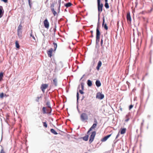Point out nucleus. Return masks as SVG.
I'll list each match as a JSON object with an SVG mask.
<instances>
[{
    "mask_svg": "<svg viewBox=\"0 0 153 153\" xmlns=\"http://www.w3.org/2000/svg\"><path fill=\"white\" fill-rule=\"evenodd\" d=\"M111 134L108 135L103 138H102L101 140V141L102 142H104L107 140L111 136Z\"/></svg>",
    "mask_w": 153,
    "mask_h": 153,
    "instance_id": "11",
    "label": "nucleus"
},
{
    "mask_svg": "<svg viewBox=\"0 0 153 153\" xmlns=\"http://www.w3.org/2000/svg\"><path fill=\"white\" fill-rule=\"evenodd\" d=\"M102 65V63L100 61H99L98 63H97V66L96 67V69L98 70H99L100 69V67Z\"/></svg>",
    "mask_w": 153,
    "mask_h": 153,
    "instance_id": "13",
    "label": "nucleus"
},
{
    "mask_svg": "<svg viewBox=\"0 0 153 153\" xmlns=\"http://www.w3.org/2000/svg\"><path fill=\"white\" fill-rule=\"evenodd\" d=\"M15 44H16V48H17L19 49L20 47V46L19 45V44L18 41H16Z\"/></svg>",
    "mask_w": 153,
    "mask_h": 153,
    "instance_id": "25",
    "label": "nucleus"
},
{
    "mask_svg": "<svg viewBox=\"0 0 153 153\" xmlns=\"http://www.w3.org/2000/svg\"><path fill=\"white\" fill-rule=\"evenodd\" d=\"M88 137H89V136L88 135H86V136L84 137H83V140L85 141H87L88 140Z\"/></svg>",
    "mask_w": 153,
    "mask_h": 153,
    "instance_id": "27",
    "label": "nucleus"
},
{
    "mask_svg": "<svg viewBox=\"0 0 153 153\" xmlns=\"http://www.w3.org/2000/svg\"><path fill=\"white\" fill-rule=\"evenodd\" d=\"M90 32L91 33V34H92L93 33V31H92V30Z\"/></svg>",
    "mask_w": 153,
    "mask_h": 153,
    "instance_id": "47",
    "label": "nucleus"
},
{
    "mask_svg": "<svg viewBox=\"0 0 153 153\" xmlns=\"http://www.w3.org/2000/svg\"><path fill=\"white\" fill-rule=\"evenodd\" d=\"M61 1V0H58V2L59 4V7H58L59 9H60V7Z\"/></svg>",
    "mask_w": 153,
    "mask_h": 153,
    "instance_id": "35",
    "label": "nucleus"
},
{
    "mask_svg": "<svg viewBox=\"0 0 153 153\" xmlns=\"http://www.w3.org/2000/svg\"><path fill=\"white\" fill-rule=\"evenodd\" d=\"M81 120L82 121L87 120L88 119V117L87 114L85 113H82L80 116Z\"/></svg>",
    "mask_w": 153,
    "mask_h": 153,
    "instance_id": "3",
    "label": "nucleus"
},
{
    "mask_svg": "<svg viewBox=\"0 0 153 153\" xmlns=\"http://www.w3.org/2000/svg\"><path fill=\"white\" fill-rule=\"evenodd\" d=\"M28 2H29V5L30 6V0H28Z\"/></svg>",
    "mask_w": 153,
    "mask_h": 153,
    "instance_id": "45",
    "label": "nucleus"
},
{
    "mask_svg": "<svg viewBox=\"0 0 153 153\" xmlns=\"http://www.w3.org/2000/svg\"><path fill=\"white\" fill-rule=\"evenodd\" d=\"M51 10L54 16H56V15L57 14V13L56 11H55L54 9H51Z\"/></svg>",
    "mask_w": 153,
    "mask_h": 153,
    "instance_id": "26",
    "label": "nucleus"
},
{
    "mask_svg": "<svg viewBox=\"0 0 153 153\" xmlns=\"http://www.w3.org/2000/svg\"><path fill=\"white\" fill-rule=\"evenodd\" d=\"M108 0H105V2H108Z\"/></svg>",
    "mask_w": 153,
    "mask_h": 153,
    "instance_id": "48",
    "label": "nucleus"
},
{
    "mask_svg": "<svg viewBox=\"0 0 153 153\" xmlns=\"http://www.w3.org/2000/svg\"><path fill=\"white\" fill-rule=\"evenodd\" d=\"M126 119L125 120V121L126 122H128L129 119V114L127 115L126 116Z\"/></svg>",
    "mask_w": 153,
    "mask_h": 153,
    "instance_id": "24",
    "label": "nucleus"
},
{
    "mask_svg": "<svg viewBox=\"0 0 153 153\" xmlns=\"http://www.w3.org/2000/svg\"><path fill=\"white\" fill-rule=\"evenodd\" d=\"M4 96H5V97H7V96H6V94H5V95H4Z\"/></svg>",
    "mask_w": 153,
    "mask_h": 153,
    "instance_id": "51",
    "label": "nucleus"
},
{
    "mask_svg": "<svg viewBox=\"0 0 153 153\" xmlns=\"http://www.w3.org/2000/svg\"><path fill=\"white\" fill-rule=\"evenodd\" d=\"M46 105L47 106L48 108H51L50 106V103L49 101H47L46 103Z\"/></svg>",
    "mask_w": 153,
    "mask_h": 153,
    "instance_id": "23",
    "label": "nucleus"
},
{
    "mask_svg": "<svg viewBox=\"0 0 153 153\" xmlns=\"http://www.w3.org/2000/svg\"><path fill=\"white\" fill-rule=\"evenodd\" d=\"M81 86L82 90H83L84 89V84L83 83H81Z\"/></svg>",
    "mask_w": 153,
    "mask_h": 153,
    "instance_id": "38",
    "label": "nucleus"
},
{
    "mask_svg": "<svg viewBox=\"0 0 153 153\" xmlns=\"http://www.w3.org/2000/svg\"><path fill=\"white\" fill-rule=\"evenodd\" d=\"M97 7L98 13L100 14L102 11L103 4L101 3L100 0H97Z\"/></svg>",
    "mask_w": 153,
    "mask_h": 153,
    "instance_id": "1",
    "label": "nucleus"
},
{
    "mask_svg": "<svg viewBox=\"0 0 153 153\" xmlns=\"http://www.w3.org/2000/svg\"><path fill=\"white\" fill-rule=\"evenodd\" d=\"M133 107V105H130L129 107V110H130Z\"/></svg>",
    "mask_w": 153,
    "mask_h": 153,
    "instance_id": "36",
    "label": "nucleus"
},
{
    "mask_svg": "<svg viewBox=\"0 0 153 153\" xmlns=\"http://www.w3.org/2000/svg\"><path fill=\"white\" fill-rule=\"evenodd\" d=\"M94 123L93 124V125L91 126V127L89 128L88 131L87 132V134H88L93 129L97 127V120L96 119H94Z\"/></svg>",
    "mask_w": 153,
    "mask_h": 153,
    "instance_id": "6",
    "label": "nucleus"
},
{
    "mask_svg": "<svg viewBox=\"0 0 153 153\" xmlns=\"http://www.w3.org/2000/svg\"><path fill=\"white\" fill-rule=\"evenodd\" d=\"M77 99L78 100L79 99V94L78 92H77L76 94Z\"/></svg>",
    "mask_w": 153,
    "mask_h": 153,
    "instance_id": "39",
    "label": "nucleus"
},
{
    "mask_svg": "<svg viewBox=\"0 0 153 153\" xmlns=\"http://www.w3.org/2000/svg\"><path fill=\"white\" fill-rule=\"evenodd\" d=\"M1 1H3L5 3H6L7 2L8 0H1Z\"/></svg>",
    "mask_w": 153,
    "mask_h": 153,
    "instance_id": "40",
    "label": "nucleus"
},
{
    "mask_svg": "<svg viewBox=\"0 0 153 153\" xmlns=\"http://www.w3.org/2000/svg\"><path fill=\"white\" fill-rule=\"evenodd\" d=\"M22 26L21 24L19 25L18 27L17 31H22Z\"/></svg>",
    "mask_w": 153,
    "mask_h": 153,
    "instance_id": "29",
    "label": "nucleus"
},
{
    "mask_svg": "<svg viewBox=\"0 0 153 153\" xmlns=\"http://www.w3.org/2000/svg\"><path fill=\"white\" fill-rule=\"evenodd\" d=\"M100 34V33L99 31V27L97 26L96 29V42H99Z\"/></svg>",
    "mask_w": 153,
    "mask_h": 153,
    "instance_id": "2",
    "label": "nucleus"
},
{
    "mask_svg": "<svg viewBox=\"0 0 153 153\" xmlns=\"http://www.w3.org/2000/svg\"><path fill=\"white\" fill-rule=\"evenodd\" d=\"M79 92L82 94H84V92L82 90H79Z\"/></svg>",
    "mask_w": 153,
    "mask_h": 153,
    "instance_id": "41",
    "label": "nucleus"
},
{
    "mask_svg": "<svg viewBox=\"0 0 153 153\" xmlns=\"http://www.w3.org/2000/svg\"><path fill=\"white\" fill-rule=\"evenodd\" d=\"M91 37H93V34H91Z\"/></svg>",
    "mask_w": 153,
    "mask_h": 153,
    "instance_id": "49",
    "label": "nucleus"
},
{
    "mask_svg": "<svg viewBox=\"0 0 153 153\" xmlns=\"http://www.w3.org/2000/svg\"><path fill=\"white\" fill-rule=\"evenodd\" d=\"M48 84H42L41 87L40 89L43 93L45 92V90L48 88Z\"/></svg>",
    "mask_w": 153,
    "mask_h": 153,
    "instance_id": "7",
    "label": "nucleus"
},
{
    "mask_svg": "<svg viewBox=\"0 0 153 153\" xmlns=\"http://www.w3.org/2000/svg\"><path fill=\"white\" fill-rule=\"evenodd\" d=\"M87 84L89 86H91L92 85L91 81L90 80H88L87 81Z\"/></svg>",
    "mask_w": 153,
    "mask_h": 153,
    "instance_id": "22",
    "label": "nucleus"
},
{
    "mask_svg": "<svg viewBox=\"0 0 153 153\" xmlns=\"http://www.w3.org/2000/svg\"><path fill=\"white\" fill-rule=\"evenodd\" d=\"M104 97V95L100 92L97 93L96 96V98L100 100H102Z\"/></svg>",
    "mask_w": 153,
    "mask_h": 153,
    "instance_id": "9",
    "label": "nucleus"
},
{
    "mask_svg": "<svg viewBox=\"0 0 153 153\" xmlns=\"http://www.w3.org/2000/svg\"><path fill=\"white\" fill-rule=\"evenodd\" d=\"M119 133H118L116 137V139H117L119 137Z\"/></svg>",
    "mask_w": 153,
    "mask_h": 153,
    "instance_id": "43",
    "label": "nucleus"
},
{
    "mask_svg": "<svg viewBox=\"0 0 153 153\" xmlns=\"http://www.w3.org/2000/svg\"><path fill=\"white\" fill-rule=\"evenodd\" d=\"M96 134V132L95 131H93L91 133V134L90 136L89 140V143H90L91 144L93 141Z\"/></svg>",
    "mask_w": 153,
    "mask_h": 153,
    "instance_id": "5",
    "label": "nucleus"
},
{
    "mask_svg": "<svg viewBox=\"0 0 153 153\" xmlns=\"http://www.w3.org/2000/svg\"><path fill=\"white\" fill-rule=\"evenodd\" d=\"M43 126L45 127V128H46L48 127V125L47 123V122L45 121V122H43Z\"/></svg>",
    "mask_w": 153,
    "mask_h": 153,
    "instance_id": "30",
    "label": "nucleus"
},
{
    "mask_svg": "<svg viewBox=\"0 0 153 153\" xmlns=\"http://www.w3.org/2000/svg\"><path fill=\"white\" fill-rule=\"evenodd\" d=\"M72 4L71 2H68L65 4V6L67 7H69L71 6Z\"/></svg>",
    "mask_w": 153,
    "mask_h": 153,
    "instance_id": "21",
    "label": "nucleus"
},
{
    "mask_svg": "<svg viewBox=\"0 0 153 153\" xmlns=\"http://www.w3.org/2000/svg\"><path fill=\"white\" fill-rule=\"evenodd\" d=\"M126 131V128H121L120 129V134H125Z\"/></svg>",
    "mask_w": 153,
    "mask_h": 153,
    "instance_id": "16",
    "label": "nucleus"
},
{
    "mask_svg": "<svg viewBox=\"0 0 153 153\" xmlns=\"http://www.w3.org/2000/svg\"><path fill=\"white\" fill-rule=\"evenodd\" d=\"M55 3H52L51 5V9H54V7Z\"/></svg>",
    "mask_w": 153,
    "mask_h": 153,
    "instance_id": "33",
    "label": "nucleus"
},
{
    "mask_svg": "<svg viewBox=\"0 0 153 153\" xmlns=\"http://www.w3.org/2000/svg\"><path fill=\"white\" fill-rule=\"evenodd\" d=\"M51 111V108H48V107H43L42 108V112L43 114H49Z\"/></svg>",
    "mask_w": 153,
    "mask_h": 153,
    "instance_id": "4",
    "label": "nucleus"
},
{
    "mask_svg": "<svg viewBox=\"0 0 153 153\" xmlns=\"http://www.w3.org/2000/svg\"><path fill=\"white\" fill-rule=\"evenodd\" d=\"M30 36H32V37L33 39H35V37H34V36H32V34H30Z\"/></svg>",
    "mask_w": 153,
    "mask_h": 153,
    "instance_id": "44",
    "label": "nucleus"
},
{
    "mask_svg": "<svg viewBox=\"0 0 153 153\" xmlns=\"http://www.w3.org/2000/svg\"><path fill=\"white\" fill-rule=\"evenodd\" d=\"M41 97H37V98L38 99V100L37 101H39V100L40 99V98Z\"/></svg>",
    "mask_w": 153,
    "mask_h": 153,
    "instance_id": "46",
    "label": "nucleus"
},
{
    "mask_svg": "<svg viewBox=\"0 0 153 153\" xmlns=\"http://www.w3.org/2000/svg\"><path fill=\"white\" fill-rule=\"evenodd\" d=\"M117 141H116L114 142V143L115 144L117 143Z\"/></svg>",
    "mask_w": 153,
    "mask_h": 153,
    "instance_id": "50",
    "label": "nucleus"
},
{
    "mask_svg": "<svg viewBox=\"0 0 153 153\" xmlns=\"http://www.w3.org/2000/svg\"><path fill=\"white\" fill-rule=\"evenodd\" d=\"M4 10L2 6H0V18H1L3 14Z\"/></svg>",
    "mask_w": 153,
    "mask_h": 153,
    "instance_id": "14",
    "label": "nucleus"
},
{
    "mask_svg": "<svg viewBox=\"0 0 153 153\" xmlns=\"http://www.w3.org/2000/svg\"><path fill=\"white\" fill-rule=\"evenodd\" d=\"M53 81L54 85L55 86H56L57 85V78H55L53 80Z\"/></svg>",
    "mask_w": 153,
    "mask_h": 153,
    "instance_id": "18",
    "label": "nucleus"
},
{
    "mask_svg": "<svg viewBox=\"0 0 153 153\" xmlns=\"http://www.w3.org/2000/svg\"><path fill=\"white\" fill-rule=\"evenodd\" d=\"M51 132L55 135H56L58 134L57 132L55 131V130L53 129L52 128L50 130Z\"/></svg>",
    "mask_w": 153,
    "mask_h": 153,
    "instance_id": "20",
    "label": "nucleus"
},
{
    "mask_svg": "<svg viewBox=\"0 0 153 153\" xmlns=\"http://www.w3.org/2000/svg\"><path fill=\"white\" fill-rule=\"evenodd\" d=\"M17 34L19 38L22 37V31H17Z\"/></svg>",
    "mask_w": 153,
    "mask_h": 153,
    "instance_id": "19",
    "label": "nucleus"
},
{
    "mask_svg": "<svg viewBox=\"0 0 153 153\" xmlns=\"http://www.w3.org/2000/svg\"><path fill=\"white\" fill-rule=\"evenodd\" d=\"M53 44L54 45V51H55L56 50V48L57 47V44L55 42L53 43Z\"/></svg>",
    "mask_w": 153,
    "mask_h": 153,
    "instance_id": "32",
    "label": "nucleus"
},
{
    "mask_svg": "<svg viewBox=\"0 0 153 153\" xmlns=\"http://www.w3.org/2000/svg\"><path fill=\"white\" fill-rule=\"evenodd\" d=\"M104 22H105V19H104V18H103V22H102V26H104V27L105 28V29L106 30H107L108 29V26H107L106 24H105V25H104Z\"/></svg>",
    "mask_w": 153,
    "mask_h": 153,
    "instance_id": "15",
    "label": "nucleus"
},
{
    "mask_svg": "<svg viewBox=\"0 0 153 153\" xmlns=\"http://www.w3.org/2000/svg\"><path fill=\"white\" fill-rule=\"evenodd\" d=\"M43 23L45 27L47 29H48L49 27V23L47 19L44 20Z\"/></svg>",
    "mask_w": 153,
    "mask_h": 153,
    "instance_id": "8",
    "label": "nucleus"
},
{
    "mask_svg": "<svg viewBox=\"0 0 153 153\" xmlns=\"http://www.w3.org/2000/svg\"><path fill=\"white\" fill-rule=\"evenodd\" d=\"M96 85L97 87H99L101 85V83L99 80H97L95 82Z\"/></svg>",
    "mask_w": 153,
    "mask_h": 153,
    "instance_id": "17",
    "label": "nucleus"
},
{
    "mask_svg": "<svg viewBox=\"0 0 153 153\" xmlns=\"http://www.w3.org/2000/svg\"><path fill=\"white\" fill-rule=\"evenodd\" d=\"M48 0H47V1H48Z\"/></svg>",
    "mask_w": 153,
    "mask_h": 153,
    "instance_id": "52",
    "label": "nucleus"
},
{
    "mask_svg": "<svg viewBox=\"0 0 153 153\" xmlns=\"http://www.w3.org/2000/svg\"><path fill=\"white\" fill-rule=\"evenodd\" d=\"M102 44H103V40H102V39H101V42H100V45H101V46H102Z\"/></svg>",
    "mask_w": 153,
    "mask_h": 153,
    "instance_id": "42",
    "label": "nucleus"
},
{
    "mask_svg": "<svg viewBox=\"0 0 153 153\" xmlns=\"http://www.w3.org/2000/svg\"><path fill=\"white\" fill-rule=\"evenodd\" d=\"M53 50L52 48H51L48 51H47V53L49 57H51L52 56V54L53 53Z\"/></svg>",
    "mask_w": 153,
    "mask_h": 153,
    "instance_id": "10",
    "label": "nucleus"
},
{
    "mask_svg": "<svg viewBox=\"0 0 153 153\" xmlns=\"http://www.w3.org/2000/svg\"><path fill=\"white\" fill-rule=\"evenodd\" d=\"M0 153H5L3 148H2L1 150Z\"/></svg>",
    "mask_w": 153,
    "mask_h": 153,
    "instance_id": "37",
    "label": "nucleus"
},
{
    "mask_svg": "<svg viewBox=\"0 0 153 153\" xmlns=\"http://www.w3.org/2000/svg\"><path fill=\"white\" fill-rule=\"evenodd\" d=\"M4 97V94L3 93H1L0 94V98L3 99Z\"/></svg>",
    "mask_w": 153,
    "mask_h": 153,
    "instance_id": "34",
    "label": "nucleus"
},
{
    "mask_svg": "<svg viewBox=\"0 0 153 153\" xmlns=\"http://www.w3.org/2000/svg\"><path fill=\"white\" fill-rule=\"evenodd\" d=\"M127 19L128 22H129L130 23L131 21V18L129 13H127Z\"/></svg>",
    "mask_w": 153,
    "mask_h": 153,
    "instance_id": "12",
    "label": "nucleus"
},
{
    "mask_svg": "<svg viewBox=\"0 0 153 153\" xmlns=\"http://www.w3.org/2000/svg\"><path fill=\"white\" fill-rule=\"evenodd\" d=\"M105 7L106 9H107L109 8V6L108 2H105Z\"/></svg>",
    "mask_w": 153,
    "mask_h": 153,
    "instance_id": "28",
    "label": "nucleus"
},
{
    "mask_svg": "<svg viewBox=\"0 0 153 153\" xmlns=\"http://www.w3.org/2000/svg\"><path fill=\"white\" fill-rule=\"evenodd\" d=\"M3 76V74L2 72H1L0 73V81H1Z\"/></svg>",
    "mask_w": 153,
    "mask_h": 153,
    "instance_id": "31",
    "label": "nucleus"
}]
</instances>
